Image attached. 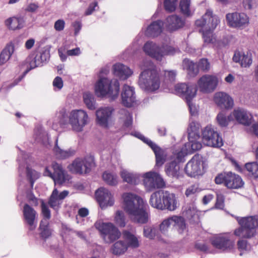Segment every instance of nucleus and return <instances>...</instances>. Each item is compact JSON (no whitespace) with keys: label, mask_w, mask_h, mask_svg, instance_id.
<instances>
[{"label":"nucleus","mask_w":258,"mask_h":258,"mask_svg":"<svg viewBox=\"0 0 258 258\" xmlns=\"http://www.w3.org/2000/svg\"><path fill=\"white\" fill-rule=\"evenodd\" d=\"M144 236L149 239H153L155 236V229L149 226H145L144 228Z\"/></svg>","instance_id":"obj_63"},{"label":"nucleus","mask_w":258,"mask_h":258,"mask_svg":"<svg viewBox=\"0 0 258 258\" xmlns=\"http://www.w3.org/2000/svg\"><path fill=\"white\" fill-rule=\"evenodd\" d=\"M124 209L131 219L136 223L145 224L148 221L149 216L146 211L143 200L131 193L123 195Z\"/></svg>","instance_id":"obj_1"},{"label":"nucleus","mask_w":258,"mask_h":258,"mask_svg":"<svg viewBox=\"0 0 258 258\" xmlns=\"http://www.w3.org/2000/svg\"><path fill=\"white\" fill-rule=\"evenodd\" d=\"M247 171L254 178H258V162L257 161L247 163L245 165Z\"/></svg>","instance_id":"obj_53"},{"label":"nucleus","mask_w":258,"mask_h":258,"mask_svg":"<svg viewBox=\"0 0 258 258\" xmlns=\"http://www.w3.org/2000/svg\"><path fill=\"white\" fill-rule=\"evenodd\" d=\"M121 177L124 181L132 184H137L140 181L139 174L125 171L121 172Z\"/></svg>","instance_id":"obj_46"},{"label":"nucleus","mask_w":258,"mask_h":258,"mask_svg":"<svg viewBox=\"0 0 258 258\" xmlns=\"http://www.w3.org/2000/svg\"><path fill=\"white\" fill-rule=\"evenodd\" d=\"M95 227L100 232L102 238L106 243H110L118 239L121 232L112 223L97 222Z\"/></svg>","instance_id":"obj_7"},{"label":"nucleus","mask_w":258,"mask_h":258,"mask_svg":"<svg viewBox=\"0 0 258 258\" xmlns=\"http://www.w3.org/2000/svg\"><path fill=\"white\" fill-rule=\"evenodd\" d=\"M115 221L117 225L120 227L125 226V219L124 213L121 211H117L116 212Z\"/></svg>","instance_id":"obj_57"},{"label":"nucleus","mask_w":258,"mask_h":258,"mask_svg":"<svg viewBox=\"0 0 258 258\" xmlns=\"http://www.w3.org/2000/svg\"><path fill=\"white\" fill-rule=\"evenodd\" d=\"M211 242L215 247L223 250L230 249L233 246V244L229 238L221 236L214 238Z\"/></svg>","instance_id":"obj_34"},{"label":"nucleus","mask_w":258,"mask_h":258,"mask_svg":"<svg viewBox=\"0 0 258 258\" xmlns=\"http://www.w3.org/2000/svg\"><path fill=\"white\" fill-rule=\"evenodd\" d=\"M15 46L12 42L7 44L0 54V65L5 63L11 57L14 52Z\"/></svg>","instance_id":"obj_39"},{"label":"nucleus","mask_w":258,"mask_h":258,"mask_svg":"<svg viewBox=\"0 0 258 258\" xmlns=\"http://www.w3.org/2000/svg\"><path fill=\"white\" fill-rule=\"evenodd\" d=\"M102 178L103 180L108 185L114 186L117 183V176L113 173H110L108 171H105L102 174Z\"/></svg>","instance_id":"obj_52"},{"label":"nucleus","mask_w":258,"mask_h":258,"mask_svg":"<svg viewBox=\"0 0 258 258\" xmlns=\"http://www.w3.org/2000/svg\"><path fill=\"white\" fill-rule=\"evenodd\" d=\"M88 118L86 112L84 110H73L69 116V124L72 126L73 131L81 132L87 124Z\"/></svg>","instance_id":"obj_13"},{"label":"nucleus","mask_w":258,"mask_h":258,"mask_svg":"<svg viewBox=\"0 0 258 258\" xmlns=\"http://www.w3.org/2000/svg\"><path fill=\"white\" fill-rule=\"evenodd\" d=\"M23 214L24 221L29 226V229L30 230L34 229L37 226L36 211L29 205L25 204L23 207Z\"/></svg>","instance_id":"obj_22"},{"label":"nucleus","mask_w":258,"mask_h":258,"mask_svg":"<svg viewBox=\"0 0 258 258\" xmlns=\"http://www.w3.org/2000/svg\"><path fill=\"white\" fill-rule=\"evenodd\" d=\"M178 1H164L165 10L168 12L174 11L178 5Z\"/></svg>","instance_id":"obj_61"},{"label":"nucleus","mask_w":258,"mask_h":258,"mask_svg":"<svg viewBox=\"0 0 258 258\" xmlns=\"http://www.w3.org/2000/svg\"><path fill=\"white\" fill-rule=\"evenodd\" d=\"M179 5L180 12L184 16L188 17L192 15L190 9V1H180Z\"/></svg>","instance_id":"obj_55"},{"label":"nucleus","mask_w":258,"mask_h":258,"mask_svg":"<svg viewBox=\"0 0 258 258\" xmlns=\"http://www.w3.org/2000/svg\"><path fill=\"white\" fill-rule=\"evenodd\" d=\"M138 84L140 87L146 91H154L159 89L160 85L159 76L155 69H147L140 75Z\"/></svg>","instance_id":"obj_5"},{"label":"nucleus","mask_w":258,"mask_h":258,"mask_svg":"<svg viewBox=\"0 0 258 258\" xmlns=\"http://www.w3.org/2000/svg\"><path fill=\"white\" fill-rule=\"evenodd\" d=\"M69 194L68 190H64L60 192L56 188H54L48 201V205L56 211L60 208L62 201Z\"/></svg>","instance_id":"obj_20"},{"label":"nucleus","mask_w":258,"mask_h":258,"mask_svg":"<svg viewBox=\"0 0 258 258\" xmlns=\"http://www.w3.org/2000/svg\"><path fill=\"white\" fill-rule=\"evenodd\" d=\"M214 17L219 19L217 15L213 14V11L211 9H207L202 17L195 21V25L197 27H203L204 26H206V28H209V25L208 24L209 23L210 24L211 22H213Z\"/></svg>","instance_id":"obj_37"},{"label":"nucleus","mask_w":258,"mask_h":258,"mask_svg":"<svg viewBox=\"0 0 258 258\" xmlns=\"http://www.w3.org/2000/svg\"><path fill=\"white\" fill-rule=\"evenodd\" d=\"M39 229L40 231V236L43 240L42 245L43 247H46L47 245H45V241L52 234V230L50 228L48 221L45 220H42L39 224Z\"/></svg>","instance_id":"obj_36"},{"label":"nucleus","mask_w":258,"mask_h":258,"mask_svg":"<svg viewBox=\"0 0 258 258\" xmlns=\"http://www.w3.org/2000/svg\"><path fill=\"white\" fill-rule=\"evenodd\" d=\"M180 52V50L178 47H174L164 44L161 45L160 54L162 55V59L165 56H172L176 54H179Z\"/></svg>","instance_id":"obj_44"},{"label":"nucleus","mask_w":258,"mask_h":258,"mask_svg":"<svg viewBox=\"0 0 258 258\" xmlns=\"http://www.w3.org/2000/svg\"><path fill=\"white\" fill-rule=\"evenodd\" d=\"M202 142L205 145L212 147H220L223 143L219 134L211 125H207L202 131Z\"/></svg>","instance_id":"obj_10"},{"label":"nucleus","mask_w":258,"mask_h":258,"mask_svg":"<svg viewBox=\"0 0 258 258\" xmlns=\"http://www.w3.org/2000/svg\"><path fill=\"white\" fill-rule=\"evenodd\" d=\"M144 183L149 190L160 188L165 185V182L160 175L155 172H148L143 174Z\"/></svg>","instance_id":"obj_16"},{"label":"nucleus","mask_w":258,"mask_h":258,"mask_svg":"<svg viewBox=\"0 0 258 258\" xmlns=\"http://www.w3.org/2000/svg\"><path fill=\"white\" fill-rule=\"evenodd\" d=\"M215 181L216 184H223L228 188L238 189L244 185L241 177L231 172L218 174L215 178Z\"/></svg>","instance_id":"obj_8"},{"label":"nucleus","mask_w":258,"mask_h":258,"mask_svg":"<svg viewBox=\"0 0 258 258\" xmlns=\"http://www.w3.org/2000/svg\"><path fill=\"white\" fill-rule=\"evenodd\" d=\"M216 119L218 124L221 127H226L228 124L229 120L227 118L226 115L222 112L218 114Z\"/></svg>","instance_id":"obj_59"},{"label":"nucleus","mask_w":258,"mask_h":258,"mask_svg":"<svg viewBox=\"0 0 258 258\" xmlns=\"http://www.w3.org/2000/svg\"><path fill=\"white\" fill-rule=\"evenodd\" d=\"M123 238L125 241L127 248H137L139 246L137 237L128 231L124 230L122 232Z\"/></svg>","instance_id":"obj_40"},{"label":"nucleus","mask_w":258,"mask_h":258,"mask_svg":"<svg viewBox=\"0 0 258 258\" xmlns=\"http://www.w3.org/2000/svg\"><path fill=\"white\" fill-rule=\"evenodd\" d=\"M130 135L141 140L152 150L155 155L156 164L157 166H160L164 164L165 158L163 156L164 151L160 147L150 139L145 137L139 132L133 131L130 133Z\"/></svg>","instance_id":"obj_9"},{"label":"nucleus","mask_w":258,"mask_h":258,"mask_svg":"<svg viewBox=\"0 0 258 258\" xmlns=\"http://www.w3.org/2000/svg\"><path fill=\"white\" fill-rule=\"evenodd\" d=\"M218 82L217 76L205 74L199 79L197 84L200 92L203 93H211L216 90Z\"/></svg>","instance_id":"obj_14"},{"label":"nucleus","mask_w":258,"mask_h":258,"mask_svg":"<svg viewBox=\"0 0 258 258\" xmlns=\"http://www.w3.org/2000/svg\"><path fill=\"white\" fill-rule=\"evenodd\" d=\"M53 152L56 158L58 159H66L73 156L76 153L75 150L69 149L68 150H63L58 145V138H56L55 140V145L53 148Z\"/></svg>","instance_id":"obj_33"},{"label":"nucleus","mask_w":258,"mask_h":258,"mask_svg":"<svg viewBox=\"0 0 258 258\" xmlns=\"http://www.w3.org/2000/svg\"><path fill=\"white\" fill-rule=\"evenodd\" d=\"M35 54L37 60V65H38L39 67L46 64L50 58L49 50L47 49L41 50L40 51L35 53Z\"/></svg>","instance_id":"obj_47"},{"label":"nucleus","mask_w":258,"mask_h":258,"mask_svg":"<svg viewBox=\"0 0 258 258\" xmlns=\"http://www.w3.org/2000/svg\"><path fill=\"white\" fill-rule=\"evenodd\" d=\"M34 136L36 141L41 142L43 145L49 144V137L41 127H37L34 130Z\"/></svg>","instance_id":"obj_48"},{"label":"nucleus","mask_w":258,"mask_h":258,"mask_svg":"<svg viewBox=\"0 0 258 258\" xmlns=\"http://www.w3.org/2000/svg\"><path fill=\"white\" fill-rule=\"evenodd\" d=\"M83 97L84 103L87 107L91 110H95L96 109V101L94 95L90 92H86L84 93Z\"/></svg>","instance_id":"obj_49"},{"label":"nucleus","mask_w":258,"mask_h":258,"mask_svg":"<svg viewBox=\"0 0 258 258\" xmlns=\"http://www.w3.org/2000/svg\"><path fill=\"white\" fill-rule=\"evenodd\" d=\"M26 62L29 66V68L26 69L29 70V72L32 69L39 67L38 65H37L38 63L35 53L30 54L26 59Z\"/></svg>","instance_id":"obj_56"},{"label":"nucleus","mask_w":258,"mask_h":258,"mask_svg":"<svg viewBox=\"0 0 258 258\" xmlns=\"http://www.w3.org/2000/svg\"><path fill=\"white\" fill-rule=\"evenodd\" d=\"M176 94L183 98L188 105L190 113L191 115H196L197 111L193 106L192 100L195 97L197 92L196 85L186 83H180L175 86Z\"/></svg>","instance_id":"obj_6"},{"label":"nucleus","mask_w":258,"mask_h":258,"mask_svg":"<svg viewBox=\"0 0 258 258\" xmlns=\"http://www.w3.org/2000/svg\"><path fill=\"white\" fill-rule=\"evenodd\" d=\"M112 71L114 76L122 80H126L133 73V71L128 67L119 62L112 66Z\"/></svg>","instance_id":"obj_27"},{"label":"nucleus","mask_w":258,"mask_h":258,"mask_svg":"<svg viewBox=\"0 0 258 258\" xmlns=\"http://www.w3.org/2000/svg\"><path fill=\"white\" fill-rule=\"evenodd\" d=\"M68 124H69V116L66 111L62 109L56 113L53 118L52 128L54 130H57L58 126L64 128Z\"/></svg>","instance_id":"obj_30"},{"label":"nucleus","mask_w":258,"mask_h":258,"mask_svg":"<svg viewBox=\"0 0 258 258\" xmlns=\"http://www.w3.org/2000/svg\"><path fill=\"white\" fill-rule=\"evenodd\" d=\"M98 3L97 1H94L91 3L88 8L86 9L84 14L86 16H89L91 15L93 12L96 10V9H98Z\"/></svg>","instance_id":"obj_64"},{"label":"nucleus","mask_w":258,"mask_h":258,"mask_svg":"<svg viewBox=\"0 0 258 258\" xmlns=\"http://www.w3.org/2000/svg\"><path fill=\"white\" fill-rule=\"evenodd\" d=\"M172 217V226L178 228L179 233H181L185 228L184 219L180 216H174Z\"/></svg>","instance_id":"obj_54"},{"label":"nucleus","mask_w":258,"mask_h":258,"mask_svg":"<svg viewBox=\"0 0 258 258\" xmlns=\"http://www.w3.org/2000/svg\"><path fill=\"white\" fill-rule=\"evenodd\" d=\"M19 150V153L18 155L17 161L19 164L18 172L19 176L22 177V174L25 170V166L28 163V159L29 157L28 154L26 153L25 151L21 150L18 147Z\"/></svg>","instance_id":"obj_38"},{"label":"nucleus","mask_w":258,"mask_h":258,"mask_svg":"<svg viewBox=\"0 0 258 258\" xmlns=\"http://www.w3.org/2000/svg\"><path fill=\"white\" fill-rule=\"evenodd\" d=\"M164 24V22L161 20L152 22L146 28L145 35L153 38L158 36L163 31Z\"/></svg>","instance_id":"obj_28"},{"label":"nucleus","mask_w":258,"mask_h":258,"mask_svg":"<svg viewBox=\"0 0 258 258\" xmlns=\"http://www.w3.org/2000/svg\"><path fill=\"white\" fill-rule=\"evenodd\" d=\"M233 60L235 62H239L243 67H248L252 63L251 54L248 52H246L237 50L235 51L233 57Z\"/></svg>","instance_id":"obj_32"},{"label":"nucleus","mask_w":258,"mask_h":258,"mask_svg":"<svg viewBox=\"0 0 258 258\" xmlns=\"http://www.w3.org/2000/svg\"><path fill=\"white\" fill-rule=\"evenodd\" d=\"M119 90V83L116 79L110 80L100 77L95 85V91L98 96L109 95L114 99L118 96Z\"/></svg>","instance_id":"obj_3"},{"label":"nucleus","mask_w":258,"mask_h":258,"mask_svg":"<svg viewBox=\"0 0 258 258\" xmlns=\"http://www.w3.org/2000/svg\"><path fill=\"white\" fill-rule=\"evenodd\" d=\"M214 100L221 109H229L233 107L234 101L232 97L226 93L219 92L215 94Z\"/></svg>","instance_id":"obj_21"},{"label":"nucleus","mask_w":258,"mask_h":258,"mask_svg":"<svg viewBox=\"0 0 258 258\" xmlns=\"http://www.w3.org/2000/svg\"><path fill=\"white\" fill-rule=\"evenodd\" d=\"M26 178L30 184V187L32 189L36 180L40 177V174L36 170L27 166L26 168Z\"/></svg>","instance_id":"obj_50"},{"label":"nucleus","mask_w":258,"mask_h":258,"mask_svg":"<svg viewBox=\"0 0 258 258\" xmlns=\"http://www.w3.org/2000/svg\"><path fill=\"white\" fill-rule=\"evenodd\" d=\"M127 249V246L124 241L118 240L112 245L110 251L114 255H119L123 254Z\"/></svg>","instance_id":"obj_41"},{"label":"nucleus","mask_w":258,"mask_h":258,"mask_svg":"<svg viewBox=\"0 0 258 258\" xmlns=\"http://www.w3.org/2000/svg\"><path fill=\"white\" fill-rule=\"evenodd\" d=\"M97 201L102 209L111 206L114 204L113 196L110 191L104 187L98 188L95 192Z\"/></svg>","instance_id":"obj_18"},{"label":"nucleus","mask_w":258,"mask_h":258,"mask_svg":"<svg viewBox=\"0 0 258 258\" xmlns=\"http://www.w3.org/2000/svg\"><path fill=\"white\" fill-rule=\"evenodd\" d=\"M233 114L236 121L245 126H248L252 122L253 116L246 109L238 108L234 110Z\"/></svg>","instance_id":"obj_24"},{"label":"nucleus","mask_w":258,"mask_h":258,"mask_svg":"<svg viewBox=\"0 0 258 258\" xmlns=\"http://www.w3.org/2000/svg\"><path fill=\"white\" fill-rule=\"evenodd\" d=\"M95 166L94 158L90 155L86 157L84 160L76 159L69 166V168L73 173L82 174L89 173Z\"/></svg>","instance_id":"obj_11"},{"label":"nucleus","mask_w":258,"mask_h":258,"mask_svg":"<svg viewBox=\"0 0 258 258\" xmlns=\"http://www.w3.org/2000/svg\"><path fill=\"white\" fill-rule=\"evenodd\" d=\"M41 212L43 218L42 220H45L48 221L51 217L50 210H49L47 205L44 202L43 200L41 201Z\"/></svg>","instance_id":"obj_58"},{"label":"nucleus","mask_w":258,"mask_h":258,"mask_svg":"<svg viewBox=\"0 0 258 258\" xmlns=\"http://www.w3.org/2000/svg\"><path fill=\"white\" fill-rule=\"evenodd\" d=\"M149 203L152 207L161 210L172 211L177 208L175 195L164 190L153 192L150 196Z\"/></svg>","instance_id":"obj_2"},{"label":"nucleus","mask_w":258,"mask_h":258,"mask_svg":"<svg viewBox=\"0 0 258 258\" xmlns=\"http://www.w3.org/2000/svg\"><path fill=\"white\" fill-rule=\"evenodd\" d=\"M52 167L54 171L53 180L55 185H61L69 180V175L60 164L55 162L52 163Z\"/></svg>","instance_id":"obj_29"},{"label":"nucleus","mask_w":258,"mask_h":258,"mask_svg":"<svg viewBox=\"0 0 258 258\" xmlns=\"http://www.w3.org/2000/svg\"><path fill=\"white\" fill-rule=\"evenodd\" d=\"M119 118L123 120V125L125 127H130L132 125L133 118L132 114L126 109H120L119 111Z\"/></svg>","instance_id":"obj_42"},{"label":"nucleus","mask_w":258,"mask_h":258,"mask_svg":"<svg viewBox=\"0 0 258 258\" xmlns=\"http://www.w3.org/2000/svg\"><path fill=\"white\" fill-rule=\"evenodd\" d=\"M114 111L113 107H101L96 111V122L100 126L107 128L112 114Z\"/></svg>","instance_id":"obj_17"},{"label":"nucleus","mask_w":258,"mask_h":258,"mask_svg":"<svg viewBox=\"0 0 258 258\" xmlns=\"http://www.w3.org/2000/svg\"><path fill=\"white\" fill-rule=\"evenodd\" d=\"M144 52L148 55L158 60H162L161 52V45H159L153 41L146 42L143 47Z\"/></svg>","instance_id":"obj_25"},{"label":"nucleus","mask_w":258,"mask_h":258,"mask_svg":"<svg viewBox=\"0 0 258 258\" xmlns=\"http://www.w3.org/2000/svg\"><path fill=\"white\" fill-rule=\"evenodd\" d=\"M185 19L176 15H172L167 17L165 24L170 31H176L184 26Z\"/></svg>","instance_id":"obj_26"},{"label":"nucleus","mask_w":258,"mask_h":258,"mask_svg":"<svg viewBox=\"0 0 258 258\" xmlns=\"http://www.w3.org/2000/svg\"><path fill=\"white\" fill-rule=\"evenodd\" d=\"M226 20L229 26L232 27H240L247 24L249 18L244 13H228L226 15Z\"/></svg>","instance_id":"obj_19"},{"label":"nucleus","mask_w":258,"mask_h":258,"mask_svg":"<svg viewBox=\"0 0 258 258\" xmlns=\"http://www.w3.org/2000/svg\"><path fill=\"white\" fill-rule=\"evenodd\" d=\"M220 21L219 19L214 17L213 22L208 24L209 25V28H202L200 30V32L202 33L203 38L205 43L209 44L212 42L213 32L219 24Z\"/></svg>","instance_id":"obj_31"},{"label":"nucleus","mask_w":258,"mask_h":258,"mask_svg":"<svg viewBox=\"0 0 258 258\" xmlns=\"http://www.w3.org/2000/svg\"><path fill=\"white\" fill-rule=\"evenodd\" d=\"M183 68L187 71L188 75L191 77H195L199 73V69L203 71H208L210 68V64L208 59H201L197 65L192 61L185 59L183 61Z\"/></svg>","instance_id":"obj_15"},{"label":"nucleus","mask_w":258,"mask_h":258,"mask_svg":"<svg viewBox=\"0 0 258 258\" xmlns=\"http://www.w3.org/2000/svg\"><path fill=\"white\" fill-rule=\"evenodd\" d=\"M180 165L175 161H171L165 166V171L169 177L178 179L180 176Z\"/></svg>","instance_id":"obj_35"},{"label":"nucleus","mask_w":258,"mask_h":258,"mask_svg":"<svg viewBox=\"0 0 258 258\" xmlns=\"http://www.w3.org/2000/svg\"><path fill=\"white\" fill-rule=\"evenodd\" d=\"M184 170L185 174L190 177L202 175L204 173L202 157L199 155L194 156L186 164Z\"/></svg>","instance_id":"obj_12"},{"label":"nucleus","mask_w":258,"mask_h":258,"mask_svg":"<svg viewBox=\"0 0 258 258\" xmlns=\"http://www.w3.org/2000/svg\"><path fill=\"white\" fill-rule=\"evenodd\" d=\"M15 19H17L16 17H10L6 20L5 25L9 29L13 30L18 29V28H13V27L17 26L18 24L17 21L16 22Z\"/></svg>","instance_id":"obj_62"},{"label":"nucleus","mask_w":258,"mask_h":258,"mask_svg":"<svg viewBox=\"0 0 258 258\" xmlns=\"http://www.w3.org/2000/svg\"><path fill=\"white\" fill-rule=\"evenodd\" d=\"M121 96L122 104L127 107H132L136 102L135 89L133 87L124 85Z\"/></svg>","instance_id":"obj_23"},{"label":"nucleus","mask_w":258,"mask_h":258,"mask_svg":"<svg viewBox=\"0 0 258 258\" xmlns=\"http://www.w3.org/2000/svg\"><path fill=\"white\" fill-rule=\"evenodd\" d=\"M240 228L234 231L235 235L245 238H250L256 234L258 228V217L256 216L238 218Z\"/></svg>","instance_id":"obj_4"},{"label":"nucleus","mask_w":258,"mask_h":258,"mask_svg":"<svg viewBox=\"0 0 258 258\" xmlns=\"http://www.w3.org/2000/svg\"><path fill=\"white\" fill-rule=\"evenodd\" d=\"M187 154H189V153L187 152L186 149H185L184 148V146H183L181 148L173 152L174 159L172 161H175L180 165V163L184 162L185 156Z\"/></svg>","instance_id":"obj_51"},{"label":"nucleus","mask_w":258,"mask_h":258,"mask_svg":"<svg viewBox=\"0 0 258 258\" xmlns=\"http://www.w3.org/2000/svg\"><path fill=\"white\" fill-rule=\"evenodd\" d=\"M172 217H170L167 219L164 220L160 224V230L161 233L165 234L167 231L168 228L172 225Z\"/></svg>","instance_id":"obj_60"},{"label":"nucleus","mask_w":258,"mask_h":258,"mask_svg":"<svg viewBox=\"0 0 258 258\" xmlns=\"http://www.w3.org/2000/svg\"><path fill=\"white\" fill-rule=\"evenodd\" d=\"M198 139L192 138V140H190V139H188V142L184 145V148L189 154H192L202 148V145L201 142L198 141Z\"/></svg>","instance_id":"obj_43"},{"label":"nucleus","mask_w":258,"mask_h":258,"mask_svg":"<svg viewBox=\"0 0 258 258\" xmlns=\"http://www.w3.org/2000/svg\"><path fill=\"white\" fill-rule=\"evenodd\" d=\"M188 139L192 140V138L200 139V124L195 122H191L189 123L187 128Z\"/></svg>","instance_id":"obj_45"}]
</instances>
